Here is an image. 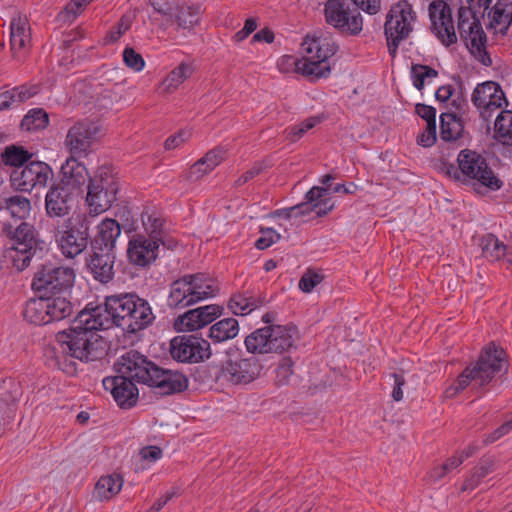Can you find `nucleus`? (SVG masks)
I'll return each mask as SVG.
<instances>
[{
	"instance_id": "nucleus-48",
	"label": "nucleus",
	"mask_w": 512,
	"mask_h": 512,
	"mask_svg": "<svg viewBox=\"0 0 512 512\" xmlns=\"http://www.w3.org/2000/svg\"><path fill=\"white\" fill-rule=\"evenodd\" d=\"M248 352L253 354L269 353V326L260 328L245 338Z\"/></svg>"
},
{
	"instance_id": "nucleus-31",
	"label": "nucleus",
	"mask_w": 512,
	"mask_h": 512,
	"mask_svg": "<svg viewBox=\"0 0 512 512\" xmlns=\"http://www.w3.org/2000/svg\"><path fill=\"white\" fill-rule=\"evenodd\" d=\"M10 30V45L14 56L24 54L31 41L30 26L27 18L21 16L13 18Z\"/></svg>"
},
{
	"instance_id": "nucleus-5",
	"label": "nucleus",
	"mask_w": 512,
	"mask_h": 512,
	"mask_svg": "<svg viewBox=\"0 0 512 512\" xmlns=\"http://www.w3.org/2000/svg\"><path fill=\"white\" fill-rule=\"evenodd\" d=\"M484 5L471 2L458 10V32L471 54L484 66H491L492 59L486 50L487 37L480 18L484 16Z\"/></svg>"
},
{
	"instance_id": "nucleus-3",
	"label": "nucleus",
	"mask_w": 512,
	"mask_h": 512,
	"mask_svg": "<svg viewBox=\"0 0 512 512\" xmlns=\"http://www.w3.org/2000/svg\"><path fill=\"white\" fill-rule=\"evenodd\" d=\"M457 164L447 165L446 175L462 185L470 186L477 193L497 191L503 186V181L489 166L487 159L477 151L461 150Z\"/></svg>"
},
{
	"instance_id": "nucleus-4",
	"label": "nucleus",
	"mask_w": 512,
	"mask_h": 512,
	"mask_svg": "<svg viewBox=\"0 0 512 512\" xmlns=\"http://www.w3.org/2000/svg\"><path fill=\"white\" fill-rule=\"evenodd\" d=\"M502 369L505 372L508 370L506 353L502 348L491 343L483 350L474 367L465 368L447 393L453 396L464 390L471 381L483 387Z\"/></svg>"
},
{
	"instance_id": "nucleus-28",
	"label": "nucleus",
	"mask_w": 512,
	"mask_h": 512,
	"mask_svg": "<svg viewBox=\"0 0 512 512\" xmlns=\"http://www.w3.org/2000/svg\"><path fill=\"white\" fill-rule=\"evenodd\" d=\"M191 285L186 275L173 281L170 285L168 306L174 309H183L197 303Z\"/></svg>"
},
{
	"instance_id": "nucleus-62",
	"label": "nucleus",
	"mask_w": 512,
	"mask_h": 512,
	"mask_svg": "<svg viewBox=\"0 0 512 512\" xmlns=\"http://www.w3.org/2000/svg\"><path fill=\"white\" fill-rule=\"evenodd\" d=\"M415 112L418 116L424 119L426 123L436 122V109L432 106L418 103L415 106Z\"/></svg>"
},
{
	"instance_id": "nucleus-33",
	"label": "nucleus",
	"mask_w": 512,
	"mask_h": 512,
	"mask_svg": "<svg viewBox=\"0 0 512 512\" xmlns=\"http://www.w3.org/2000/svg\"><path fill=\"white\" fill-rule=\"evenodd\" d=\"M186 277L198 302L215 296L219 291L217 281L204 273L187 274Z\"/></svg>"
},
{
	"instance_id": "nucleus-38",
	"label": "nucleus",
	"mask_w": 512,
	"mask_h": 512,
	"mask_svg": "<svg viewBox=\"0 0 512 512\" xmlns=\"http://www.w3.org/2000/svg\"><path fill=\"white\" fill-rule=\"evenodd\" d=\"M296 67L303 75L316 79L326 77L330 72L327 61L316 58L314 54H307L305 59L296 63Z\"/></svg>"
},
{
	"instance_id": "nucleus-11",
	"label": "nucleus",
	"mask_w": 512,
	"mask_h": 512,
	"mask_svg": "<svg viewBox=\"0 0 512 512\" xmlns=\"http://www.w3.org/2000/svg\"><path fill=\"white\" fill-rule=\"evenodd\" d=\"M324 17L328 25L341 33L358 35L362 31L361 14L357 9H351L347 0H327Z\"/></svg>"
},
{
	"instance_id": "nucleus-64",
	"label": "nucleus",
	"mask_w": 512,
	"mask_h": 512,
	"mask_svg": "<svg viewBox=\"0 0 512 512\" xmlns=\"http://www.w3.org/2000/svg\"><path fill=\"white\" fill-rule=\"evenodd\" d=\"M263 171V165L261 163H256L251 169L243 173L236 181V186H242L248 181L252 180L254 177L259 175Z\"/></svg>"
},
{
	"instance_id": "nucleus-63",
	"label": "nucleus",
	"mask_w": 512,
	"mask_h": 512,
	"mask_svg": "<svg viewBox=\"0 0 512 512\" xmlns=\"http://www.w3.org/2000/svg\"><path fill=\"white\" fill-rule=\"evenodd\" d=\"M353 3L368 14H376L381 9V0H352Z\"/></svg>"
},
{
	"instance_id": "nucleus-40",
	"label": "nucleus",
	"mask_w": 512,
	"mask_h": 512,
	"mask_svg": "<svg viewBox=\"0 0 512 512\" xmlns=\"http://www.w3.org/2000/svg\"><path fill=\"white\" fill-rule=\"evenodd\" d=\"M45 302L49 306L46 310L50 323L61 321L72 314L73 307L66 296H45Z\"/></svg>"
},
{
	"instance_id": "nucleus-56",
	"label": "nucleus",
	"mask_w": 512,
	"mask_h": 512,
	"mask_svg": "<svg viewBox=\"0 0 512 512\" xmlns=\"http://www.w3.org/2000/svg\"><path fill=\"white\" fill-rule=\"evenodd\" d=\"M413 85L422 90L426 79L436 78L438 71L428 65L416 64L412 66Z\"/></svg>"
},
{
	"instance_id": "nucleus-52",
	"label": "nucleus",
	"mask_w": 512,
	"mask_h": 512,
	"mask_svg": "<svg viewBox=\"0 0 512 512\" xmlns=\"http://www.w3.org/2000/svg\"><path fill=\"white\" fill-rule=\"evenodd\" d=\"M227 156V152L222 147H216L210 151H208L202 158L197 160L194 163L195 173H198V169L201 165H205L208 167V170H214L218 165H220Z\"/></svg>"
},
{
	"instance_id": "nucleus-51",
	"label": "nucleus",
	"mask_w": 512,
	"mask_h": 512,
	"mask_svg": "<svg viewBox=\"0 0 512 512\" xmlns=\"http://www.w3.org/2000/svg\"><path fill=\"white\" fill-rule=\"evenodd\" d=\"M49 119L43 109H33L21 121V128L26 131H37L46 128Z\"/></svg>"
},
{
	"instance_id": "nucleus-61",
	"label": "nucleus",
	"mask_w": 512,
	"mask_h": 512,
	"mask_svg": "<svg viewBox=\"0 0 512 512\" xmlns=\"http://www.w3.org/2000/svg\"><path fill=\"white\" fill-rule=\"evenodd\" d=\"M436 139V122H429L426 123L425 130L417 137V143L423 147H431Z\"/></svg>"
},
{
	"instance_id": "nucleus-26",
	"label": "nucleus",
	"mask_w": 512,
	"mask_h": 512,
	"mask_svg": "<svg viewBox=\"0 0 512 512\" xmlns=\"http://www.w3.org/2000/svg\"><path fill=\"white\" fill-rule=\"evenodd\" d=\"M80 157H69L61 167V179L58 184H63L69 190L80 191L90 178L84 164L78 161Z\"/></svg>"
},
{
	"instance_id": "nucleus-54",
	"label": "nucleus",
	"mask_w": 512,
	"mask_h": 512,
	"mask_svg": "<svg viewBox=\"0 0 512 512\" xmlns=\"http://www.w3.org/2000/svg\"><path fill=\"white\" fill-rule=\"evenodd\" d=\"M150 4L154 11L165 18V21L170 24L174 14L178 11L180 0H150Z\"/></svg>"
},
{
	"instance_id": "nucleus-41",
	"label": "nucleus",
	"mask_w": 512,
	"mask_h": 512,
	"mask_svg": "<svg viewBox=\"0 0 512 512\" xmlns=\"http://www.w3.org/2000/svg\"><path fill=\"white\" fill-rule=\"evenodd\" d=\"M170 24L176 23L178 28L183 30H190L193 28L200 19V8L180 2Z\"/></svg>"
},
{
	"instance_id": "nucleus-39",
	"label": "nucleus",
	"mask_w": 512,
	"mask_h": 512,
	"mask_svg": "<svg viewBox=\"0 0 512 512\" xmlns=\"http://www.w3.org/2000/svg\"><path fill=\"white\" fill-rule=\"evenodd\" d=\"M302 49L306 54H314L316 58L327 61L336 53L337 45L326 38H306L302 44Z\"/></svg>"
},
{
	"instance_id": "nucleus-12",
	"label": "nucleus",
	"mask_w": 512,
	"mask_h": 512,
	"mask_svg": "<svg viewBox=\"0 0 512 512\" xmlns=\"http://www.w3.org/2000/svg\"><path fill=\"white\" fill-rule=\"evenodd\" d=\"M333 208L334 202L330 197L329 190L325 187L314 186L305 194V201L289 208L276 210L273 216L290 219L315 212L317 217H323Z\"/></svg>"
},
{
	"instance_id": "nucleus-42",
	"label": "nucleus",
	"mask_w": 512,
	"mask_h": 512,
	"mask_svg": "<svg viewBox=\"0 0 512 512\" xmlns=\"http://www.w3.org/2000/svg\"><path fill=\"white\" fill-rule=\"evenodd\" d=\"M194 69L192 65L180 63L174 68L161 83V88L165 93H173L178 87L189 77H191Z\"/></svg>"
},
{
	"instance_id": "nucleus-55",
	"label": "nucleus",
	"mask_w": 512,
	"mask_h": 512,
	"mask_svg": "<svg viewBox=\"0 0 512 512\" xmlns=\"http://www.w3.org/2000/svg\"><path fill=\"white\" fill-rule=\"evenodd\" d=\"M321 120V117L313 116L303 120L298 125L292 126L289 130H287V139H289L291 142H296L302 138L306 132L319 124Z\"/></svg>"
},
{
	"instance_id": "nucleus-10",
	"label": "nucleus",
	"mask_w": 512,
	"mask_h": 512,
	"mask_svg": "<svg viewBox=\"0 0 512 512\" xmlns=\"http://www.w3.org/2000/svg\"><path fill=\"white\" fill-rule=\"evenodd\" d=\"M4 231L12 241L11 255L14 266L19 270H24L29 266L32 257L37 250L35 228L27 223L21 222L17 227L5 225Z\"/></svg>"
},
{
	"instance_id": "nucleus-22",
	"label": "nucleus",
	"mask_w": 512,
	"mask_h": 512,
	"mask_svg": "<svg viewBox=\"0 0 512 512\" xmlns=\"http://www.w3.org/2000/svg\"><path fill=\"white\" fill-rule=\"evenodd\" d=\"M102 383L104 389L110 391L114 400L121 408H130L136 404L138 389L133 382L117 375L104 378Z\"/></svg>"
},
{
	"instance_id": "nucleus-14",
	"label": "nucleus",
	"mask_w": 512,
	"mask_h": 512,
	"mask_svg": "<svg viewBox=\"0 0 512 512\" xmlns=\"http://www.w3.org/2000/svg\"><path fill=\"white\" fill-rule=\"evenodd\" d=\"M471 101L485 122H489L494 112L507 104L500 84L495 81L479 83L473 90Z\"/></svg>"
},
{
	"instance_id": "nucleus-20",
	"label": "nucleus",
	"mask_w": 512,
	"mask_h": 512,
	"mask_svg": "<svg viewBox=\"0 0 512 512\" xmlns=\"http://www.w3.org/2000/svg\"><path fill=\"white\" fill-rule=\"evenodd\" d=\"M115 258L114 251L91 248L90 253L86 257L87 270L96 281L107 284L113 280L115 275Z\"/></svg>"
},
{
	"instance_id": "nucleus-46",
	"label": "nucleus",
	"mask_w": 512,
	"mask_h": 512,
	"mask_svg": "<svg viewBox=\"0 0 512 512\" xmlns=\"http://www.w3.org/2000/svg\"><path fill=\"white\" fill-rule=\"evenodd\" d=\"M0 208L7 210L12 217L25 218L31 211V202L22 195H14L3 198L0 201Z\"/></svg>"
},
{
	"instance_id": "nucleus-29",
	"label": "nucleus",
	"mask_w": 512,
	"mask_h": 512,
	"mask_svg": "<svg viewBox=\"0 0 512 512\" xmlns=\"http://www.w3.org/2000/svg\"><path fill=\"white\" fill-rule=\"evenodd\" d=\"M120 234V224L115 219L106 218L99 224L98 233L91 241V248L114 251L116 240Z\"/></svg>"
},
{
	"instance_id": "nucleus-44",
	"label": "nucleus",
	"mask_w": 512,
	"mask_h": 512,
	"mask_svg": "<svg viewBox=\"0 0 512 512\" xmlns=\"http://www.w3.org/2000/svg\"><path fill=\"white\" fill-rule=\"evenodd\" d=\"M494 470V459L483 457L471 472V475L464 481L461 491L474 490L488 474Z\"/></svg>"
},
{
	"instance_id": "nucleus-59",
	"label": "nucleus",
	"mask_w": 512,
	"mask_h": 512,
	"mask_svg": "<svg viewBox=\"0 0 512 512\" xmlns=\"http://www.w3.org/2000/svg\"><path fill=\"white\" fill-rule=\"evenodd\" d=\"M123 61L130 69L140 72L145 67V61L140 53H137L132 47H126L123 51Z\"/></svg>"
},
{
	"instance_id": "nucleus-58",
	"label": "nucleus",
	"mask_w": 512,
	"mask_h": 512,
	"mask_svg": "<svg viewBox=\"0 0 512 512\" xmlns=\"http://www.w3.org/2000/svg\"><path fill=\"white\" fill-rule=\"evenodd\" d=\"M324 280V275L315 270H307L299 280V289L304 293H310L318 284Z\"/></svg>"
},
{
	"instance_id": "nucleus-35",
	"label": "nucleus",
	"mask_w": 512,
	"mask_h": 512,
	"mask_svg": "<svg viewBox=\"0 0 512 512\" xmlns=\"http://www.w3.org/2000/svg\"><path fill=\"white\" fill-rule=\"evenodd\" d=\"M464 125L455 113H442L440 116V136L443 141H456L462 137Z\"/></svg>"
},
{
	"instance_id": "nucleus-16",
	"label": "nucleus",
	"mask_w": 512,
	"mask_h": 512,
	"mask_svg": "<svg viewBox=\"0 0 512 512\" xmlns=\"http://www.w3.org/2000/svg\"><path fill=\"white\" fill-rule=\"evenodd\" d=\"M170 354L174 360L197 363L211 355L210 343L196 336H177L170 342Z\"/></svg>"
},
{
	"instance_id": "nucleus-13",
	"label": "nucleus",
	"mask_w": 512,
	"mask_h": 512,
	"mask_svg": "<svg viewBox=\"0 0 512 512\" xmlns=\"http://www.w3.org/2000/svg\"><path fill=\"white\" fill-rule=\"evenodd\" d=\"M156 364L136 350L124 353L115 362L114 367L118 375L133 382L148 385L155 373Z\"/></svg>"
},
{
	"instance_id": "nucleus-21",
	"label": "nucleus",
	"mask_w": 512,
	"mask_h": 512,
	"mask_svg": "<svg viewBox=\"0 0 512 512\" xmlns=\"http://www.w3.org/2000/svg\"><path fill=\"white\" fill-rule=\"evenodd\" d=\"M222 312L223 308L216 304L191 309L176 319L175 327L180 331H195L212 323Z\"/></svg>"
},
{
	"instance_id": "nucleus-47",
	"label": "nucleus",
	"mask_w": 512,
	"mask_h": 512,
	"mask_svg": "<svg viewBox=\"0 0 512 512\" xmlns=\"http://www.w3.org/2000/svg\"><path fill=\"white\" fill-rule=\"evenodd\" d=\"M482 256L489 261H498L506 254L507 247L495 235L486 234L480 240Z\"/></svg>"
},
{
	"instance_id": "nucleus-6",
	"label": "nucleus",
	"mask_w": 512,
	"mask_h": 512,
	"mask_svg": "<svg viewBox=\"0 0 512 512\" xmlns=\"http://www.w3.org/2000/svg\"><path fill=\"white\" fill-rule=\"evenodd\" d=\"M51 232L61 254L74 259L82 254L90 238L89 223L85 214H73L52 223Z\"/></svg>"
},
{
	"instance_id": "nucleus-1",
	"label": "nucleus",
	"mask_w": 512,
	"mask_h": 512,
	"mask_svg": "<svg viewBox=\"0 0 512 512\" xmlns=\"http://www.w3.org/2000/svg\"><path fill=\"white\" fill-rule=\"evenodd\" d=\"M98 326L109 329L115 325L127 333H136L150 326L155 315L149 302L136 293H119L105 297L104 306L93 307Z\"/></svg>"
},
{
	"instance_id": "nucleus-57",
	"label": "nucleus",
	"mask_w": 512,
	"mask_h": 512,
	"mask_svg": "<svg viewBox=\"0 0 512 512\" xmlns=\"http://www.w3.org/2000/svg\"><path fill=\"white\" fill-rule=\"evenodd\" d=\"M293 361L289 357L281 359L278 367L276 368L275 382L278 386L287 385L293 375Z\"/></svg>"
},
{
	"instance_id": "nucleus-60",
	"label": "nucleus",
	"mask_w": 512,
	"mask_h": 512,
	"mask_svg": "<svg viewBox=\"0 0 512 512\" xmlns=\"http://www.w3.org/2000/svg\"><path fill=\"white\" fill-rule=\"evenodd\" d=\"M390 376L393 380L391 397L394 401L399 402L404 396L403 386L406 384L404 372L401 370L399 372L392 373Z\"/></svg>"
},
{
	"instance_id": "nucleus-18",
	"label": "nucleus",
	"mask_w": 512,
	"mask_h": 512,
	"mask_svg": "<svg viewBox=\"0 0 512 512\" xmlns=\"http://www.w3.org/2000/svg\"><path fill=\"white\" fill-rule=\"evenodd\" d=\"M428 10L431 29L437 38L445 46L456 43L457 36L450 6L443 0H436L430 3Z\"/></svg>"
},
{
	"instance_id": "nucleus-19",
	"label": "nucleus",
	"mask_w": 512,
	"mask_h": 512,
	"mask_svg": "<svg viewBox=\"0 0 512 512\" xmlns=\"http://www.w3.org/2000/svg\"><path fill=\"white\" fill-rule=\"evenodd\" d=\"M262 365L255 357L226 361L222 366V377L234 385H246L260 376Z\"/></svg>"
},
{
	"instance_id": "nucleus-25",
	"label": "nucleus",
	"mask_w": 512,
	"mask_h": 512,
	"mask_svg": "<svg viewBox=\"0 0 512 512\" xmlns=\"http://www.w3.org/2000/svg\"><path fill=\"white\" fill-rule=\"evenodd\" d=\"M159 244L157 241L144 235H137L129 242V260L138 266L145 267L155 261L158 256Z\"/></svg>"
},
{
	"instance_id": "nucleus-24",
	"label": "nucleus",
	"mask_w": 512,
	"mask_h": 512,
	"mask_svg": "<svg viewBox=\"0 0 512 512\" xmlns=\"http://www.w3.org/2000/svg\"><path fill=\"white\" fill-rule=\"evenodd\" d=\"M148 386L155 387L162 395L180 393L187 389L188 379L177 371L164 370L158 366L152 375Z\"/></svg>"
},
{
	"instance_id": "nucleus-49",
	"label": "nucleus",
	"mask_w": 512,
	"mask_h": 512,
	"mask_svg": "<svg viewBox=\"0 0 512 512\" xmlns=\"http://www.w3.org/2000/svg\"><path fill=\"white\" fill-rule=\"evenodd\" d=\"M495 137L504 144H512V111L502 110L494 122Z\"/></svg>"
},
{
	"instance_id": "nucleus-17",
	"label": "nucleus",
	"mask_w": 512,
	"mask_h": 512,
	"mask_svg": "<svg viewBox=\"0 0 512 512\" xmlns=\"http://www.w3.org/2000/svg\"><path fill=\"white\" fill-rule=\"evenodd\" d=\"M99 132L100 126L90 120H81L72 125L64 141L71 157L86 156Z\"/></svg>"
},
{
	"instance_id": "nucleus-9",
	"label": "nucleus",
	"mask_w": 512,
	"mask_h": 512,
	"mask_svg": "<svg viewBox=\"0 0 512 512\" xmlns=\"http://www.w3.org/2000/svg\"><path fill=\"white\" fill-rule=\"evenodd\" d=\"M412 5L407 0H401L392 5L386 15V41L390 55L396 54L399 43L406 39L412 31L415 21Z\"/></svg>"
},
{
	"instance_id": "nucleus-2",
	"label": "nucleus",
	"mask_w": 512,
	"mask_h": 512,
	"mask_svg": "<svg viewBox=\"0 0 512 512\" xmlns=\"http://www.w3.org/2000/svg\"><path fill=\"white\" fill-rule=\"evenodd\" d=\"M94 308H85L75 319V325L68 331L56 335L58 350L82 362L102 359L107 353V343L97 331L107 329L98 326Z\"/></svg>"
},
{
	"instance_id": "nucleus-45",
	"label": "nucleus",
	"mask_w": 512,
	"mask_h": 512,
	"mask_svg": "<svg viewBox=\"0 0 512 512\" xmlns=\"http://www.w3.org/2000/svg\"><path fill=\"white\" fill-rule=\"evenodd\" d=\"M36 94L35 88L25 86L15 87L11 90L0 92V110L19 105Z\"/></svg>"
},
{
	"instance_id": "nucleus-37",
	"label": "nucleus",
	"mask_w": 512,
	"mask_h": 512,
	"mask_svg": "<svg viewBox=\"0 0 512 512\" xmlns=\"http://www.w3.org/2000/svg\"><path fill=\"white\" fill-rule=\"evenodd\" d=\"M238 333V321L235 318H225L210 327L208 336L214 342L220 343L235 338Z\"/></svg>"
},
{
	"instance_id": "nucleus-30",
	"label": "nucleus",
	"mask_w": 512,
	"mask_h": 512,
	"mask_svg": "<svg viewBox=\"0 0 512 512\" xmlns=\"http://www.w3.org/2000/svg\"><path fill=\"white\" fill-rule=\"evenodd\" d=\"M10 30V45L14 56L24 54L31 41L30 26L27 18L21 16L13 18Z\"/></svg>"
},
{
	"instance_id": "nucleus-8",
	"label": "nucleus",
	"mask_w": 512,
	"mask_h": 512,
	"mask_svg": "<svg viewBox=\"0 0 512 512\" xmlns=\"http://www.w3.org/2000/svg\"><path fill=\"white\" fill-rule=\"evenodd\" d=\"M75 271L68 266L45 265L35 273L32 288L41 296H65L73 287Z\"/></svg>"
},
{
	"instance_id": "nucleus-43",
	"label": "nucleus",
	"mask_w": 512,
	"mask_h": 512,
	"mask_svg": "<svg viewBox=\"0 0 512 512\" xmlns=\"http://www.w3.org/2000/svg\"><path fill=\"white\" fill-rule=\"evenodd\" d=\"M262 304L263 301L260 298L248 295V293H237L230 298L228 307L235 315H246Z\"/></svg>"
},
{
	"instance_id": "nucleus-36",
	"label": "nucleus",
	"mask_w": 512,
	"mask_h": 512,
	"mask_svg": "<svg viewBox=\"0 0 512 512\" xmlns=\"http://www.w3.org/2000/svg\"><path fill=\"white\" fill-rule=\"evenodd\" d=\"M123 486V478L119 474L102 476L95 485V496L100 500H110L117 495Z\"/></svg>"
},
{
	"instance_id": "nucleus-32",
	"label": "nucleus",
	"mask_w": 512,
	"mask_h": 512,
	"mask_svg": "<svg viewBox=\"0 0 512 512\" xmlns=\"http://www.w3.org/2000/svg\"><path fill=\"white\" fill-rule=\"evenodd\" d=\"M490 26L501 34H506L512 23V0H498L488 14Z\"/></svg>"
},
{
	"instance_id": "nucleus-7",
	"label": "nucleus",
	"mask_w": 512,
	"mask_h": 512,
	"mask_svg": "<svg viewBox=\"0 0 512 512\" xmlns=\"http://www.w3.org/2000/svg\"><path fill=\"white\" fill-rule=\"evenodd\" d=\"M118 191L119 181L112 169L108 166L98 168L87 185L86 202L90 213L98 215L107 211L117 200Z\"/></svg>"
},
{
	"instance_id": "nucleus-15",
	"label": "nucleus",
	"mask_w": 512,
	"mask_h": 512,
	"mask_svg": "<svg viewBox=\"0 0 512 512\" xmlns=\"http://www.w3.org/2000/svg\"><path fill=\"white\" fill-rule=\"evenodd\" d=\"M53 176L50 166L41 161H30L20 170H14L10 176L14 189L30 192L35 188H43Z\"/></svg>"
},
{
	"instance_id": "nucleus-27",
	"label": "nucleus",
	"mask_w": 512,
	"mask_h": 512,
	"mask_svg": "<svg viewBox=\"0 0 512 512\" xmlns=\"http://www.w3.org/2000/svg\"><path fill=\"white\" fill-rule=\"evenodd\" d=\"M297 329L293 325H269V353H283L294 347Z\"/></svg>"
},
{
	"instance_id": "nucleus-53",
	"label": "nucleus",
	"mask_w": 512,
	"mask_h": 512,
	"mask_svg": "<svg viewBox=\"0 0 512 512\" xmlns=\"http://www.w3.org/2000/svg\"><path fill=\"white\" fill-rule=\"evenodd\" d=\"M2 157L6 164L11 166H20L28 162L31 159L32 154L23 147L12 145L5 148Z\"/></svg>"
},
{
	"instance_id": "nucleus-50",
	"label": "nucleus",
	"mask_w": 512,
	"mask_h": 512,
	"mask_svg": "<svg viewBox=\"0 0 512 512\" xmlns=\"http://www.w3.org/2000/svg\"><path fill=\"white\" fill-rule=\"evenodd\" d=\"M144 229L148 235L147 238L166 245L164 241L165 232L163 230V220L153 214L142 213L141 215Z\"/></svg>"
},
{
	"instance_id": "nucleus-34",
	"label": "nucleus",
	"mask_w": 512,
	"mask_h": 512,
	"mask_svg": "<svg viewBox=\"0 0 512 512\" xmlns=\"http://www.w3.org/2000/svg\"><path fill=\"white\" fill-rule=\"evenodd\" d=\"M49 306L45 302V296L39 295L38 298H32L25 304L23 310V317L29 323L35 325H46L50 323V318L47 316Z\"/></svg>"
},
{
	"instance_id": "nucleus-23",
	"label": "nucleus",
	"mask_w": 512,
	"mask_h": 512,
	"mask_svg": "<svg viewBox=\"0 0 512 512\" xmlns=\"http://www.w3.org/2000/svg\"><path fill=\"white\" fill-rule=\"evenodd\" d=\"M74 192L63 184L55 183L45 196V210L50 218H63L70 212L69 202ZM60 220V219H57Z\"/></svg>"
}]
</instances>
